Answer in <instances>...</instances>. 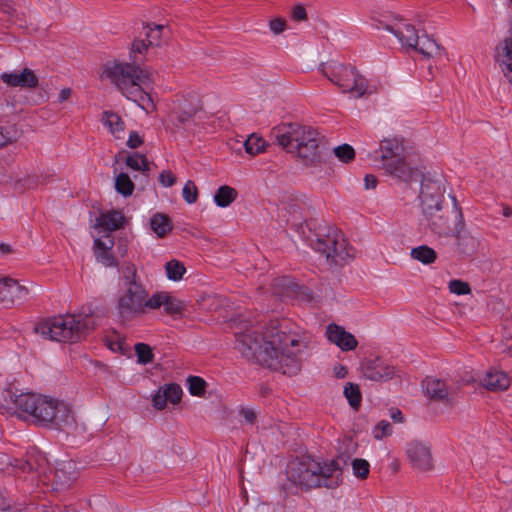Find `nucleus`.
<instances>
[{"mask_svg": "<svg viewBox=\"0 0 512 512\" xmlns=\"http://www.w3.org/2000/svg\"><path fill=\"white\" fill-rule=\"evenodd\" d=\"M311 335L288 321H272L261 331L237 335L236 348L248 360L284 375L301 370L299 354L308 348Z\"/></svg>", "mask_w": 512, "mask_h": 512, "instance_id": "nucleus-1", "label": "nucleus"}, {"mask_svg": "<svg viewBox=\"0 0 512 512\" xmlns=\"http://www.w3.org/2000/svg\"><path fill=\"white\" fill-rule=\"evenodd\" d=\"M0 408L11 416L44 427L62 429L74 423L68 404L41 394L20 392L9 387L2 392Z\"/></svg>", "mask_w": 512, "mask_h": 512, "instance_id": "nucleus-2", "label": "nucleus"}, {"mask_svg": "<svg viewBox=\"0 0 512 512\" xmlns=\"http://www.w3.org/2000/svg\"><path fill=\"white\" fill-rule=\"evenodd\" d=\"M287 479L304 491L325 487L336 488L342 482V469L337 460H322L303 455L291 460L286 469Z\"/></svg>", "mask_w": 512, "mask_h": 512, "instance_id": "nucleus-3", "label": "nucleus"}, {"mask_svg": "<svg viewBox=\"0 0 512 512\" xmlns=\"http://www.w3.org/2000/svg\"><path fill=\"white\" fill-rule=\"evenodd\" d=\"M271 138L287 153L298 157L306 166L322 162L319 133L310 126L287 123L272 129Z\"/></svg>", "mask_w": 512, "mask_h": 512, "instance_id": "nucleus-4", "label": "nucleus"}, {"mask_svg": "<svg viewBox=\"0 0 512 512\" xmlns=\"http://www.w3.org/2000/svg\"><path fill=\"white\" fill-rule=\"evenodd\" d=\"M103 76L110 79L123 96L136 102L141 108L146 110L153 106L150 95L144 91V86L151 82L148 71L136 64L115 63L104 69Z\"/></svg>", "mask_w": 512, "mask_h": 512, "instance_id": "nucleus-5", "label": "nucleus"}, {"mask_svg": "<svg viewBox=\"0 0 512 512\" xmlns=\"http://www.w3.org/2000/svg\"><path fill=\"white\" fill-rule=\"evenodd\" d=\"M95 327V321L90 314H67L39 322L35 332L46 339L64 343H76L86 337Z\"/></svg>", "mask_w": 512, "mask_h": 512, "instance_id": "nucleus-6", "label": "nucleus"}, {"mask_svg": "<svg viewBox=\"0 0 512 512\" xmlns=\"http://www.w3.org/2000/svg\"><path fill=\"white\" fill-rule=\"evenodd\" d=\"M125 291L118 298L116 309L123 320H131L144 315L150 309L152 296L139 280L134 265L130 264L124 269Z\"/></svg>", "mask_w": 512, "mask_h": 512, "instance_id": "nucleus-7", "label": "nucleus"}, {"mask_svg": "<svg viewBox=\"0 0 512 512\" xmlns=\"http://www.w3.org/2000/svg\"><path fill=\"white\" fill-rule=\"evenodd\" d=\"M319 70L343 93H349L355 98H360L367 91V80L352 65L330 60L321 63Z\"/></svg>", "mask_w": 512, "mask_h": 512, "instance_id": "nucleus-8", "label": "nucleus"}, {"mask_svg": "<svg viewBox=\"0 0 512 512\" xmlns=\"http://www.w3.org/2000/svg\"><path fill=\"white\" fill-rule=\"evenodd\" d=\"M449 196L452 199L451 209L443 205L433 210L422 212L429 230L439 237L458 235L462 232L465 225L461 206L455 196Z\"/></svg>", "mask_w": 512, "mask_h": 512, "instance_id": "nucleus-9", "label": "nucleus"}, {"mask_svg": "<svg viewBox=\"0 0 512 512\" xmlns=\"http://www.w3.org/2000/svg\"><path fill=\"white\" fill-rule=\"evenodd\" d=\"M315 237L310 245L316 252L325 256L328 263L343 265L353 256L352 248L348 246L344 235L337 228L330 226L320 229Z\"/></svg>", "mask_w": 512, "mask_h": 512, "instance_id": "nucleus-10", "label": "nucleus"}, {"mask_svg": "<svg viewBox=\"0 0 512 512\" xmlns=\"http://www.w3.org/2000/svg\"><path fill=\"white\" fill-rule=\"evenodd\" d=\"M446 181L442 176L424 175L419 194L422 212L445 205Z\"/></svg>", "mask_w": 512, "mask_h": 512, "instance_id": "nucleus-11", "label": "nucleus"}, {"mask_svg": "<svg viewBox=\"0 0 512 512\" xmlns=\"http://www.w3.org/2000/svg\"><path fill=\"white\" fill-rule=\"evenodd\" d=\"M422 386L430 400L441 402L445 406H454L458 395L456 386L448 385L445 381L434 377H426Z\"/></svg>", "mask_w": 512, "mask_h": 512, "instance_id": "nucleus-12", "label": "nucleus"}, {"mask_svg": "<svg viewBox=\"0 0 512 512\" xmlns=\"http://www.w3.org/2000/svg\"><path fill=\"white\" fill-rule=\"evenodd\" d=\"M8 465L12 467L13 471L23 473L37 472L40 476L43 475L45 478H49L48 471H51L46 456L36 449L29 451L25 459H14L10 461Z\"/></svg>", "mask_w": 512, "mask_h": 512, "instance_id": "nucleus-13", "label": "nucleus"}, {"mask_svg": "<svg viewBox=\"0 0 512 512\" xmlns=\"http://www.w3.org/2000/svg\"><path fill=\"white\" fill-rule=\"evenodd\" d=\"M29 290L10 277L0 278V302L7 307L21 304L27 300Z\"/></svg>", "mask_w": 512, "mask_h": 512, "instance_id": "nucleus-14", "label": "nucleus"}, {"mask_svg": "<svg viewBox=\"0 0 512 512\" xmlns=\"http://www.w3.org/2000/svg\"><path fill=\"white\" fill-rule=\"evenodd\" d=\"M53 475V485L56 490L69 488L78 478L79 472L77 465L72 460L61 461L57 466L48 471V476Z\"/></svg>", "mask_w": 512, "mask_h": 512, "instance_id": "nucleus-15", "label": "nucleus"}, {"mask_svg": "<svg viewBox=\"0 0 512 512\" xmlns=\"http://www.w3.org/2000/svg\"><path fill=\"white\" fill-rule=\"evenodd\" d=\"M201 108L200 100L196 95L189 98L181 97L177 99L171 116L179 125H186L194 119Z\"/></svg>", "mask_w": 512, "mask_h": 512, "instance_id": "nucleus-16", "label": "nucleus"}, {"mask_svg": "<svg viewBox=\"0 0 512 512\" xmlns=\"http://www.w3.org/2000/svg\"><path fill=\"white\" fill-rule=\"evenodd\" d=\"M407 457L413 468L420 471H429L433 467L430 447L420 441L408 443L406 448Z\"/></svg>", "mask_w": 512, "mask_h": 512, "instance_id": "nucleus-17", "label": "nucleus"}, {"mask_svg": "<svg viewBox=\"0 0 512 512\" xmlns=\"http://www.w3.org/2000/svg\"><path fill=\"white\" fill-rule=\"evenodd\" d=\"M361 370L364 377L372 381H387L395 375V368L378 357L363 361Z\"/></svg>", "mask_w": 512, "mask_h": 512, "instance_id": "nucleus-18", "label": "nucleus"}, {"mask_svg": "<svg viewBox=\"0 0 512 512\" xmlns=\"http://www.w3.org/2000/svg\"><path fill=\"white\" fill-rule=\"evenodd\" d=\"M0 79L9 87H19L23 89H34L39 84V79L33 70L23 68L20 71L4 72Z\"/></svg>", "mask_w": 512, "mask_h": 512, "instance_id": "nucleus-19", "label": "nucleus"}, {"mask_svg": "<svg viewBox=\"0 0 512 512\" xmlns=\"http://www.w3.org/2000/svg\"><path fill=\"white\" fill-rule=\"evenodd\" d=\"M325 334L328 341L339 347L342 351H352L358 345V341L352 333L335 323H331L326 327Z\"/></svg>", "mask_w": 512, "mask_h": 512, "instance_id": "nucleus-20", "label": "nucleus"}, {"mask_svg": "<svg viewBox=\"0 0 512 512\" xmlns=\"http://www.w3.org/2000/svg\"><path fill=\"white\" fill-rule=\"evenodd\" d=\"M150 310L164 308V312L168 315H180L185 309L183 301L172 296L170 293L161 291L152 295Z\"/></svg>", "mask_w": 512, "mask_h": 512, "instance_id": "nucleus-21", "label": "nucleus"}, {"mask_svg": "<svg viewBox=\"0 0 512 512\" xmlns=\"http://www.w3.org/2000/svg\"><path fill=\"white\" fill-rule=\"evenodd\" d=\"M497 61L500 64L504 77L512 86V21L509 28V36L503 43L497 46Z\"/></svg>", "mask_w": 512, "mask_h": 512, "instance_id": "nucleus-22", "label": "nucleus"}, {"mask_svg": "<svg viewBox=\"0 0 512 512\" xmlns=\"http://www.w3.org/2000/svg\"><path fill=\"white\" fill-rule=\"evenodd\" d=\"M383 168L388 174L403 182H411L418 176V170L410 167L403 158L383 163Z\"/></svg>", "mask_w": 512, "mask_h": 512, "instance_id": "nucleus-23", "label": "nucleus"}, {"mask_svg": "<svg viewBox=\"0 0 512 512\" xmlns=\"http://www.w3.org/2000/svg\"><path fill=\"white\" fill-rule=\"evenodd\" d=\"M483 387L490 391H504L509 388L510 378L504 371L497 369L488 370L480 380Z\"/></svg>", "mask_w": 512, "mask_h": 512, "instance_id": "nucleus-24", "label": "nucleus"}, {"mask_svg": "<svg viewBox=\"0 0 512 512\" xmlns=\"http://www.w3.org/2000/svg\"><path fill=\"white\" fill-rule=\"evenodd\" d=\"M388 30L398 38L403 46H407L409 48L417 46L419 36L414 26L401 23L396 26L388 27Z\"/></svg>", "mask_w": 512, "mask_h": 512, "instance_id": "nucleus-25", "label": "nucleus"}, {"mask_svg": "<svg viewBox=\"0 0 512 512\" xmlns=\"http://www.w3.org/2000/svg\"><path fill=\"white\" fill-rule=\"evenodd\" d=\"M413 49L427 58H438L439 60L445 58L444 49L426 35L419 37L417 46H414Z\"/></svg>", "mask_w": 512, "mask_h": 512, "instance_id": "nucleus-26", "label": "nucleus"}, {"mask_svg": "<svg viewBox=\"0 0 512 512\" xmlns=\"http://www.w3.org/2000/svg\"><path fill=\"white\" fill-rule=\"evenodd\" d=\"M125 217L120 211L111 210L102 213L97 219V226L103 228L106 232L118 230L124 226Z\"/></svg>", "mask_w": 512, "mask_h": 512, "instance_id": "nucleus-27", "label": "nucleus"}, {"mask_svg": "<svg viewBox=\"0 0 512 512\" xmlns=\"http://www.w3.org/2000/svg\"><path fill=\"white\" fill-rule=\"evenodd\" d=\"M381 159L383 163H387L390 160H396L402 158L403 152L402 142L397 138L384 139L380 143Z\"/></svg>", "mask_w": 512, "mask_h": 512, "instance_id": "nucleus-28", "label": "nucleus"}, {"mask_svg": "<svg viewBox=\"0 0 512 512\" xmlns=\"http://www.w3.org/2000/svg\"><path fill=\"white\" fill-rule=\"evenodd\" d=\"M103 124L108 127L110 133L117 139L123 138L125 123L122 118L113 111L103 112Z\"/></svg>", "mask_w": 512, "mask_h": 512, "instance_id": "nucleus-29", "label": "nucleus"}, {"mask_svg": "<svg viewBox=\"0 0 512 512\" xmlns=\"http://www.w3.org/2000/svg\"><path fill=\"white\" fill-rule=\"evenodd\" d=\"M297 288L298 285L287 276L276 278L273 283V293L283 299L292 297L297 292Z\"/></svg>", "mask_w": 512, "mask_h": 512, "instance_id": "nucleus-30", "label": "nucleus"}, {"mask_svg": "<svg viewBox=\"0 0 512 512\" xmlns=\"http://www.w3.org/2000/svg\"><path fill=\"white\" fill-rule=\"evenodd\" d=\"M150 226L160 238L165 237L173 229L170 217L163 213H155L150 219Z\"/></svg>", "mask_w": 512, "mask_h": 512, "instance_id": "nucleus-31", "label": "nucleus"}, {"mask_svg": "<svg viewBox=\"0 0 512 512\" xmlns=\"http://www.w3.org/2000/svg\"><path fill=\"white\" fill-rule=\"evenodd\" d=\"M236 197V189L227 185H223L217 189L214 195V201L217 204V206L224 208L229 206L232 202H234Z\"/></svg>", "mask_w": 512, "mask_h": 512, "instance_id": "nucleus-32", "label": "nucleus"}, {"mask_svg": "<svg viewBox=\"0 0 512 512\" xmlns=\"http://www.w3.org/2000/svg\"><path fill=\"white\" fill-rule=\"evenodd\" d=\"M411 257L425 265H429L436 261L437 253L433 248L421 245L411 250Z\"/></svg>", "mask_w": 512, "mask_h": 512, "instance_id": "nucleus-33", "label": "nucleus"}, {"mask_svg": "<svg viewBox=\"0 0 512 512\" xmlns=\"http://www.w3.org/2000/svg\"><path fill=\"white\" fill-rule=\"evenodd\" d=\"M40 179L37 175H24L17 177V181L14 183V193L22 194L25 191L35 189L39 186Z\"/></svg>", "mask_w": 512, "mask_h": 512, "instance_id": "nucleus-34", "label": "nucleus"}, {"mask_svg": "<svg viewBox=\"0 0 512 512\" xmlns=\"http://www.w3.org/2000/svg\"><path fill=\"white\" fill-rule=\"evenodd\" d=\"M126 165L135 171L148 172L150 170V164L147 157L137 152L129 155L126 159Z\"/></svg>", "mask_w": 512, "mask_h": 512, "instance_id": "nucleus-35", "label": "nucleus"}, {"mask_svg": "<svg viewBox=\"0 0 512 512\" xmlns=\"http://www.w3.org/2000/svg\"><path fill=\"white\" fill-rule=\"evenodd\" d=\"M265 146H266V141L262 137L254 134V133L251 134L244 141L245 151L252 156L263 152L265 149Z\"/></svg>", "mask_w": 512, "mask_h": 512, "instance_id": "nucleus-36", "label": "nucleus"}, {"mask_svg": "<svg viewBox=\"0 0 512 512\" xmlns=\"http://www.w3.org/2000/svg\"><path fill=\"white\" fill-rule=\"evenodd\" d=\"M115 189L116 191L127 197L132 195L134 191V183L126 173H120L115 179Z\"/></svg>", "mask_w": 512, "mask_h": 512, "instance_id": "nucleus-37", "label": "nucleus"}, {"mask_svg": "<svg viewBox=\"0 0 512 512\" xmlns=\"http://www.w3.org/2000/svg\"><path fill=\"white\" fill-rule=\"evenodd\" d=\"M344 395L352 408H354V409L359 408V406L361 404L362 396H361L359 386L357 384L348 382L344 387Z\"/></svg>", "mask_w": 512, "mask_h": 512, "instance_id": "nucleus-38", "label": "nucleus"}, {"mask_svg": "<svg viewBox=\"0 0 512 512\" xmlns=\"http://www.w3.org/2000/svg\"><path fill=\"white\" fill-rule=\"evenodd\" d=\"M165 270L167 278L173 281H179L186 272L183 263L174 259L165 264Z\"/></svg>", "mask_w": 512, "mask_h": 512, "instance_id": "nucleus-39", "label": "nucleus"}, {"mask_svg": "<svg viewBox=\"0 0 512 512\" xmlns=\"http://www.w3.org/2000/svg\"><path fill=\"white\" fill-rule=\"evenodd\" d=\"M501 343L503 352L512 356V317L504 320Z\"/></svg>", "mask_w": 512, "mask_h": 512, "instance_id": "nucleus-40", "label": "nucleus"}, {"mask_svg": "<svg viewBox=\"0 0 512 512\" xmlns=\"http://www.w3.org/2000/svg\"><path fill=\"white\" fill-rule=\"evenodd\" d=\"M188 390L193 396H202L205 393L207 383L199 376H189L187 378Z\"/></svg>", "mask_w": 512, "mask_h": 512, "instance_id": "nucleus-41", "label": "nucleus"}, {"mask_svg": "<svg viewBox=\"0 0 512 512\" xmlns=\"http://www.w3.org/2000/svg\"><path fill=\"white\" fill-rule=\"evenodd\" d=\"M352 470L355 477L366 479L370 472V464L367 460L355 458L352 460Z\"/></svg>", "mask_w": 512, "mask_h": 512, "instance_id": "nucleus-42", "label": "nucleus"}, {"mask_svg": "<svg viewBox=\"0 0 512 512\" xmlns=\"http://www.w3.org/2000/svg\"><path fill=\"white\" fill-rule=\"evenodd\" d=\"M146 29V39L145 41L149 46H158L160 45L162 30L164 29L163 25H155L151 27L150 25H146L144 27Z\"/></svg>", "mask_w": 512, "mask_h": 512, "instance_id": "nucleus-43", "label": "nucleus"}, {"mask_svg": "<svg viewBox=\"0 0 512 512\" xmlns=\"http://www.w3.org/2000/svg\"><path fill=\"white\" fill-rule=\"evenodd\" d=\"M135 352L138 362L141 364H148L153 361V352L151 347L145 343H137L135 345Z\"/></svg>", "mask_w": 512, "mask_h": 512, "instance_id": "nucleus-44", "label": "nucleus"}, {"mask_svg": "<svg viewBox=\"0 0 512 512\" xmlns=\"http://www.w3.org/2000/svg\"><path fill=\"white\" fill-rule=\"evenodd\" d=\"M335 156L344 163H349L355 158V151L349 144H342L334 148Z\"/></svg>", "mask_w": 512, "mask_h": 512, "instance_id": "nucleus-45", "label": "nucleus"}, {"mask_svg": "<svg viewBox=\"0 0 512 512\" xmlns=\"http://www.w3.org/2000/svg\"><path fill=\"white\" fill-rule=\"evenodd\" d=\"M163 392L167 396V399L172 404H177L181 401L182 389L180 385L171 383L167 384L162 388Z\"/></svg>", "mask_w": 512, "mask_h": 512, "instance_id": "nucleus-46", "label": "nucleus"}, {"mask_svg": "<svg viewBox=\"0 0 512 512\" xmlns=\"http://www.w3.org/2000/svg\"><path fill=\"white\" fill-rule=\"evenodd\" d=\"M183 199L188 204H193L198 198V189L192 180H188L182 190Z\"/></svg>", "mask_w": 512, "mask_h": 512, "instance_id": "nucleus-47", "label": "nucleus"}, {"mask_svg": "<svg viewBox=\"0 0 512 512\" xmlns=\"http://www.w3.org/2000/svg\"><path fill=\"white\" fill-rule=\"evenodd\" d=\"M110 251L111 250H96V259L106 267H116L118 266V261Z\"/></svg>", "mask_w": 512, "mask_h": 512, "instance_id": "nucleus-48", "label": "nucleus"}, {"mask_svg": "<svg viewBox=\"0 0 512 512\" xmlns=\"http://www.w3.org/2000/svg\"><path fill=\"white\" fill-rule=\"evenodd\" d=\"M391 433L392 426L387 420H381L373 429V435L378 440L391 435Z\"/></svg>", "mask_w": 512, "mask_h": 512, "instance_id": "nucleus-49", "label": "nucleus"}, {"mask_svg": "<svg viewBox=\"0 0 512 512\" xmlns=\"http://www.w3.org/2000/svg\"><path fill=\"white\" fill-rule=\"evenodd\" d=\"M449 290L451 293L457 295H466L471 292L470 285L467 282L458 279L451 280L449 282Z\"/></svg>", "mask_w": 512, "mask_h": 512, "instance_id": "nucleus-50", "label": "nucleus"}, {"mask_svg": "<svg viewBox=\"0 0 512 512\" xmlns=\"http://www.w3.org/2000/svg\"><path fill=\"white\" fill-rule=\"evenodd\" d=\"M111 232H107L103 238L95 239L94 247L96 250H111L114 246V239L110 235Z\"/></svg>", "mask_w": 512, "mask_h": 512, "instance_id": "nucleus-51", "label": "nucleus"}, {"mask_svg": "<svg viewBox=\"0 0 512 512\" xmlns=\"http://www.w3.org/2000/svg\"><path fill=\"white\" fill-rule=\"evenodd\" d=\"M18 174L12 172L0 173V184L6 186L14 192V183L17 181Z\"/></svg>", "mask_w": 512, "mask_h": 512, "instance_id": "nucleus-52", "label": "nucleus"}, {"mask_svg": "<svg viewBox=\"0 0 512 512\" xmlns=\"http://www.w3.org/2000/svg\"><path fill=\"white\" fill-rule=\"evenodd\" d=\"M152 402H153V406L158 409V410H162L165 408L167 402H168V399H167V396L165 395V393L163 392L162 389H160L153 397L152 399Z\"/></svg>", "mask_w": 512, "mask_h": 512, "instance_id": "nucleus-53", "label": "nucleus"}, {"mask_svg": "<svg viewBox=\"0 0 512 512\" xmlns=\"http://www.w3.org/2000/svg\"><path fill=\"white\" fill-rule=\"evenodd\" d=\"M148 47L149 45L145 40H134L131 47V55H133L134 61L138 60L136 54H142Z\"/></svg>", "mask_w": 512, "mask_h": 512, "instance_id": "nucleus-54", "label": "nucleus"}, {"mask_svg": "<svg viewBox=\"0 0 512 512\" xmlns=\"http://www.w3.org/2000/svg\"><path fill=\"white\" fill-rule=\"evenodd\" d=\"M460 234L461 233H459L458 235H453V236L457 238L459 246L465 247L462 250L463 253H468L469 252V250L467 249L468 246H470L471 249H473L475 246V240L471 236H461Z\"/></svg>", "mask_w": 512, "mask_h": 512, "instance_id": "nucleus-55", "label": "nucleus"}, {"mask_svg": "<svg viewBox=\"0 0 512 512\" xmlns=\"http://www.w3.org/2000/svg\"><path fill=\"white\" fill-rule=\"evenodd\" d=\"M159 181L164 187H171L176 183V177L170 171H163L159 175Z\"/></svg>", "mask_w": 512, "mask_h": 512, "instance_id": "nucleus-56", "label": "nucleus"}, {"mask_svg": "<svg viewBox=\"0 0 512 512\" xmlns=\"http://www.w3.org/2000/svg\"><path fill=\"white\" fill-rule=\"evenodd\" d=\"M269 27L274 34H280L286 28V21L281 18L273 19L270 21Z\"/></svg>", "mask_w": 512, "mask_h": 512, "instance_id": "nucleus-57", "label": "nucleus"}, {"mask_svg": "<svg viewBox=\"0 0 512 512\" xmlns=\"http://www.w3.org/2000/svg\"><path fill=\"white\" fill-rule=\"evenodd\" d=\"M142 143H143V140L136 131L130 132L129 138L126 143L129 148H131V149L138 148L139 146L142 145Z\"/></svg>", "mask_w": 512, "mask_h": 512, "instance_id": "nucleus-58", "label": "nucleus"}, {"mask_svg": "<svg viewBox=\"0 0 512 512\" xmlns=\"http://www.w3.org/2000/svg\"><path fill=\"white\" fill-rule=\"evenodd\" d=\"M292 18L296 21H302L307 18V13L302 5H296L292 10Z\"/></svg>", "mask_w": 512, "mask_h": 512, "instance_id": "nucleus-59", "label": "nucleus"}, {"mask_svg": "<svg viewBox=\"0 0 512 512\" xmlns=\"http://www.w3.org/2000/svg\"><path fill=\"white\" fill-rule=\"evenodd\" d=\"M240 414L244 418V420L249 424H253L256 420V413L254 410L250 408H242Z\"/></svg>", "mask_w": 512, "mask_h": 512, "instance_id": "nucleus-60", "label": "nucleus"}, {"mask_svg": "<svg viewBox=\"0 0 512 512\" xmlns=\"http://www.w3.org/2000/svg\"><path fill=\"white\" fill-rule=\"evenodd\" d=\"M0 10L3 13L13 16L15 9L11 0H0Z\"/></svg>", "mask_w": 512, "mask_h": 512, "instance_id": "nucleus-61", "label": "nucleus"}, {"mask_svg": "<svg viewBox=\"0 0 512 512\" xmlns=\"http://www.w3.org/2000/svg\"><path fill=\"white\" fill-rule=\"evenodd\" d=\"M378 183L377 177L373 174H367L364 178V185L366 189H374L376 188Z\"/></svg>", "mask_w": 512, "mask_h": 512, "instance_id": "nucleus-62", "label": "nucleus"}, {"mask_svg": "<svg viewBox=\"0 0 512 512\" xmlns=\"http://www.w3.org/2000/svg\"><path fill=\"white\" fill-rule=\"evenodd\" d=\"M390 417L394 422L402 423L404 421V417L402 412L398 408L390 409Z\"/></svg>", "mask_w": 512, "mask_h": 512, "instance_id": "nucleus-63", "label": "nucleus"}, {"mask_svg": "<svg viewBox=\"0 0 512 512\" xmlns=\"http://www.w3.org/2000/svg\"><path fill=\"white\" fill-rule=\"evenodd\" d=\"M347 373V368L343 365L339 364L334 367V375L339 379L345 378Z\"/></svg>", "mask_w": 512, "mask_h": 512, "instance_id": "nucleus-64", "label": "nucleus"}]
</instances>
